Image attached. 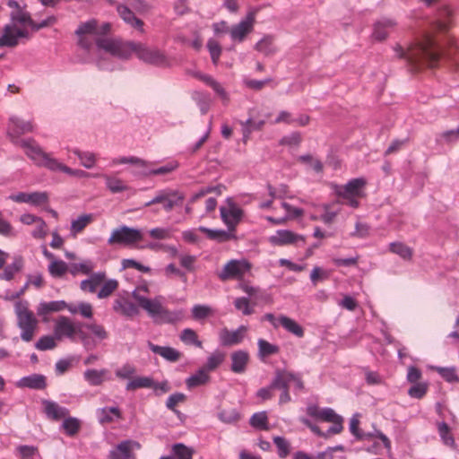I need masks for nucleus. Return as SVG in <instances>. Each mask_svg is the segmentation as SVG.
<instances>
[{
  "label": "nucleus",
  "mask_w": 459,
  "mask_h": 459,
  "mask_svg": "<svg viewBox=\"0 0 459 459\" xmlns=\"http://www.w3.org/2000/svg\"><path fill=\"white\" fill-rule=\"evenodd\" d=\"M397 57L404 59L410 71L417 72L424 67H434L441 57L457 62L455 54L459 48L453 39L446 45H441L430 34H426L420 40L411 43L407 48L401 45L394 47Z\"/></svg>",
  "instance_id": "obj_1"
},
{
  "label": "nucleus",
  "mask_w": 459,
  "mask_h": 459,
  "mask_svg": "<svg viewBox=\"0 0 459 459\" xmlns=\"http://www.w3.org/2000/svg\"><path fill=\"white\" fill-rule=\"evenodd\" d=\"M96 46L110 55L120 59H128L134 53L145 64L158 67H169L170 63L167 56L156 48H150L141 42L123 41L120 39H95Z\"/></svg>",
  "instance_id": "obj_2"
},
{
  "label": "nucleus",
  "mask_w": 459,
  "mask_h": 459,
  "mask_svg": "<svg viewBox=\"0 0 459 459\" xmlns=\"http://www.w3.org/2000/svg\"><path fill=\"white\" fill-rule=\"evenodd\" d=\"M133 298L136 300L138 306L145 310L153 322L157 325L173 324L179 320L180 314L176 311H170L162 305L164 298L162 296H156L154 299H148L135 290L132 294Z\"/></svg>",
  "instance_id": "obj_3"
},
{
  "label": "nucleus",
  "mask_w": 459,
  "mask_h": 459,
  "mask_svg": "<svg viewBox=\"0 0 459 459\" xmlns=\"http://www.w3.org/2000/svg\"><path fill=\"white\" fill-rule=\"evenodd\" d=\"M251 268L252 264L246 259H231V279L238 280L235 288L244 291L250 298L258 291L257 288L244 280L246 276L251 275Z\"/></svg>",
  "instance_id": "obj_4"
},
{
  "label": "nucleus",
  "mask_w": 459,
  "mask_h": 459,
  "mask_svg": "<svg viewBox=\"0 0 459 459\" xmlns=\"http://www.w3.org/2000/svg\"><path fill=\"white\" fill-rule=\"evenodd\" d=\"M21 146L25 149L26 154L39 165L45 166L51 170L63 171L65 165L44 152L32 139L21 141Z\"/></svg>",
  "instance_id": "obj_5"
},
{
  "label": "nucleus",
  "mask_w": 459,
  "mask_h": 459,
  "mask_svg": "<svg viewBox=\"0 0 459 459\" xmlns=\"http://www.w3.org/2000/svg\"><path fill=\"white\" fill-rule=\"evenodd\" d=\"M366 180L363 178H353L347 184L336 188L337 195L342 199V203L352 208L359 206L358 198L362 195V191L366 186Z\"/></svg>",
  "instance_id": "obj_6"
},
{
  "label": "nucleus",
  "mask_w": 459,
  "mask_h": 459,
  "mask_svg": "<svg viewBox=\"0 0 459 459\" xmlns=\"http://www.w3.org/2000/svg\"><path fill=\"white\" fill-rule=\"evenodd\" d=\"M17 325L22 330L21 338L24 342H30L38 326V320L34 314L27 307L17 308Z\"/></svg>",
  "instance_id": "obj_7"
},
{
  "label": "nucleus",
  "mask_w": 459,
  "mask_h": 459,
  "mask_svg": "<svg viewBox=\"0 0 459 459\" xmlns=\"http://www.w3.org/2000/svg\"><path fill=\"white\" fill-rule=\"evenodd\" d=\"M185 200V195L179 191L174 190H161L149 202L145 203L144 206L148 207L152 204H161L163 209L169 212L172 211L175 206H179Z\"/></svg>",
  "instance_id": "obj_8"
},
{
  "label": "nucleus",
  "mask_w": 459,
  "mask_h": 459,
  "mask_svg": "<svg viewBox=\"0 0 459 459\" xmlns=\"http://www.w3.org/2000/svg\"><path fill=\"white\" fill-rule=\"evenodd\" d=\"M142 239L143 235L139 230L129 228L127 226H121L112 231L108 243L109 245L119 244L129 246Z\"/></svg>",
  "instance_id": "obj_9"
},
{
  "label": "nucleus",
  "mask_w": 459,
  "mask_h": 459,
  "mask_svg": "<svg viewBox=\"0 0 459 459\" xmlns=\"http://www.w3.org/2000/svg\"><path fill=\"white\" fill-rule=\"evenodd\" d=\"M271 244L274 246L294 245L301 247L305 244V237L288 230H279L269 238Z\"/></svg>",
  "instance_id": "obj_10"
},
{
  "label": "nucleus",
  "mask_w": 459,
  "mask_h": 459,
  "mask_svg": "<svg viewBox=\"0 0 459 459\" xmlns=\"http://www.w3.org/2000/svg\"><path fill=\"white\" fill-rule=\"evenodd\" d=\"M29 37L28 30L18 29L15 27V24H6L0 37V47L14 48L19 44V38L28 39Z\"/></svg>",
  "instance_id": "obj_11"
},
{
  "label": "nucleus",
  "mask_w": 459,
  "mask_h": 459,
  "mask_svg": "<svg viewBox=\"0 0 459 459\" xmlns=\"http://www.w3.org/2000/svg\"><path fill=\"white\" fill-rule=\"evenodd\" d=\"M221 217L223 222L228 226L230 230V207L221 206L220 208ZM201 232L205 233L207 238L218 242H225L230 239V232L222 230H211L204 226H200L198 229Z\"/></svg>",
  "instance_id": "obj_12"
},
{
  "label": "nucleus",
  "mask_w": 459,
  "mask_h": 459,
  "mask_svg": "<svg viewBox=\"0 0 459 459\" xmlns=\"http://www.w3.org/2000/svg\"><path fill=\"white\" fill-rule=\"evenodd\" d=\"M254 13H248L238 24L231 26V40L241 43L253 31L255 25Z\"/></svg>",
  "instance_id": "obj_13"
},
{
  "label": "nucleus",
  "mask_w": 459,
  "mask_h": 459,
  "mask_svg": "<svg viewBox=\"0 0 459 459\" xmlns=\"http://www.w3.org/2000/svg\"><path fill=\"white\" fill-rule=\"evenodd\" d=\"M140 447L141 445L137 441L123 440L109 451L108 459H136L134 450Z\"/></svg>",
  "instance_id": "obj_14"
},
{
  "label": "nucleus",
  "mask_w": 459,
  "mask_h": 459,
  "mask_svg": "<svg viewBox=\"0 0 459 459\" xmlns=\"http://www.w3.org/2000/svg\"><path fill=\"white\" fill-rule=\"evenodd\" d=\"M292 377L290 372L287 370L277 369L273 378V386H277L276 389H281V394L280 395L279 403L283 404L290 401V395L289 392L290 379Z\"/></svg>",
  "instance_id": "obj_15"
},
{
  "label": "nucleus",
  "mask_w": 459,
  "mask_h": 459,
  "mask_svg": "<svg viewBox=\"0 0 459 459\" xmlns=\"http://www.w3.org/2000/svg\"><path fill=\"white\" fill-rule=\"evenodd\" d=\"M77 323H73L72 320L65 316H60L54 326V335L57 340H62L66 337L73 340L75 336Z\"/></svg>",
  "instance_id": "obj_16"
},
{
  "label": "nucleus",
  "mask_w": 459,
  "mask_h": 459,
  "mask_svg": "<svg viewBox=\"0 0 459 459\" xmlns=\"http://www.w3.org/2000/svg\"><path fill=\"white\" fill-rule=\"evenodd\" d=\"M83 327L90 330L93 333V335L100 341L105 340L108 337V333L103 325L95 323L86 324L79 322L77 323L75 335L77 334L79 336L82 342L86 341V339L90 337L88 333H86L82 330Z\"/></svg>",
  "instance_id": "obj_17"
},
{
  "label": "nucleus",
  "mask_w": 459,
  "mask_h": 459,
  "mask_svg": "<svg viewBox=\"0 0 459 459\" xmlns=\"http://www.w3.org/2000/svg\"><path fill=\"white\" fill-rule=\"evenodd\" d=\"M41 403L44 406L43 411L49 420L58 421L69 415V410L56 402L43 399Z\"/></svg>",
  "instance_id": "obj_18"
},
{
  "label": "nucleus",
  "mask_w": 459,
  "mask_h": 459,
  "mask_svg": "<svg viewBox=\"0 0 459 459\" xmlns=\"http://www.w3.org/2000/svg\"><path fill=\"white\" fill-rule=\"evenodd\" d=\"M396 25V22L389 18H381L374 23L372 37L377 40H384L388 37L391 30Z\"/></svg>",
  "instance_id": "obj_19"
},
{
  "label": "nucleus",
  "mask_w": 459,
  "mask_h": 459,
  "mask_svg": "<svg viewBox=\"0 0 459 459\" xmlns=\"http://www.w3.org/2000/svg\"><path fill=\"white\" fill-rule=\"evenodd\" d=\"M21 388H30L35 390H43L47 386L46 377L40 374H31L22 377L16 384Z\"/></svg>",
  "instance_id": "obj_20"
},
{
  "label": "nucleus",
  "mask_w": 459,
  "mask_h": 459,
  "mask_svg": "<svg viewBox=\"0 0 459 459\" xmlns=\"http://www.w3.org/2000/svg\"><path fill=\"white\" fill-rule=\"evenodd\" d=\"M33 126L30 122L21 120L17 117L10 118V127L8 134L13 143L16 142L19 135L31 132Z\"/></svg>",
  "instance_id": "obj_21"
},
{
  "label": "nucleus",
  "mask_w": 459,
  "mask_h": 459,
  "mask_svg": "<svg viewBox=\"0 0 459 459\" xmlns=\"http://www.w3.org/2000/svg\"><path fill=\"white\" fill-rule=\"evenodd\" d=\"M117 11L121 19L128 25L135 28L141 31L143 30V22L137 18L134 12L129 9L126 4H118L117 5Z\"/></svg>",
  "instance_id": "obj_22"
},
{
  "label": "nucleus",
  "mask_w": 459,
  "mask_h": 459,
  "mask_svg": "<svg viewBox=\"0 0 459 459\" xmlns=\"http://www.w3.org/2000/svg\"><path fill=\"white\" fill-rule=\"evenodd\" d=\"M307 413L313 418L319 419L327 422H332L341 417L340 415L336 414L332 408L320 409L314 404L307 406Z\"/></svg>",
  "instance_id": "obj_23"
},
{
  "label": "nucleus",
  "mask_w": 459,
  "mask_h": 459,
  "mask_svg": "<svg viewBox=\"0 0 459 459\" xmlns=\"http://www.w3.org/2000/svg\"><path fill=\"white\" fill-rule=\"evenodd\" d=\"M148 347L153 353L159 354L170 362H176L181 357V353L178 351L169 346H159L149 342Z\"/></svg>",
  "instance_id": "obj_24"
},
{
  "label": "nucleus",
  "mask_w": 459,
  "mask_h": 459,
  "mask_svg": "<svg viewBox=\"0 0 459 459\" xmlns=\"http://www.w3.org/2000/svg\"><path fill=\"white\" fill-rule=\"evenodd\" d=\"M249 361V354L246 351L239 350L231 353V371L244 373Z\"/></svg>",
  "instance_id": "obj_25"
},
{
  "label": "nucleus",
  "mask_w": 459,
  "mask_h": 459,
  "mask_svg": "<svg viewBox=\"0 0 459 459\" xmlns=\"http://www.w3.org/2000/svg\"><path fill=\"white\" fill-rule=\"evenodd\" d=\"M105 279V272L91 273H90V278L81 281L80 288L83 291L94 293L96 292L97 287L100 286Z\"/></svg>",
  "instance_id": "obj_26"
},
{
  "label": "nucleus",
  "mask_w": 459,
  "mask_h": 459,
  "mask_svg": "<svg viewBox=\"0 0 459 459\" xmlns=\"http://www.w3.org/2000/svg\"><path fill=\"white\" fill-rule=\"evenodd\" d=\"M113 309L128 317L134 316L139 313L137 306L127 299H116L114 301Z\"/></svg>",
  "instance_id": "obj_27"
},
{
  "label": "nucleus",
  "mask_w": 459,
  "mask_h": 459,
  "mask_svg": "<svg viewBox=\"0 0 459 459\" xmlns=\"http://www.w3.org/2000/svg\"><path fill=\"white\" fill-rule=\"evenodd\" d=\"M210 380L208 370L204 367L186 379L187 388L192 389L207 384Z\"/></svg>",
  "instance_id": "obj_28"
},
{
  "label": "nucleus",
  "mask_w": 459,
  "mask_h": 459,
  "mask_svg": "<svg viewBox=\"0 0 459 459\" xmlns=\"http://www.w3.org/2000/svg\"><path fill=\"white\" fill-rule=\"evenodd\" d=\"M451 17L452 11L448 7L444 6L441 8L437 14V18L434 23L435 30L439 31L446 30L451 24Z\"/></svg>",
  "instance_id": "obj_29"
},
{
  "label": "nucleus",
  "mask_w": 459,
  "mask_h": 459,
  "mask_svg": "<svg viewBox=\"0 0 459 459\" xmlns=\"http://www.w3.org/2000/svg\"><path fill=\"white\" fill-rule=\"evenodd\" d=\"M99 421L107 424L114 421V417L121 419V411L118 407H104L98 411Z\"/></svg>",
  "instance_id": "obj_30"
},
{
  "label": "nucleus",
  "mask_w": 459,
  "mask_h": 459,
  "mask_svg": "<svg viewBox=\"0 0 459 459\" xmlns=\"http://www.w3.org/2000/svg\"><path fill=\"white\" fill-rule=\"evenodd\" d=\"M23 267V260L21 256L15 257L13 262L5 266L3 273H0V280L11 281L14 274L20 272Z\"/></svg>",
  "instance_id": "obj_31"
},
{
  "label": "nucleus",
  "mask_w": 459,
  "mask_h": 459,
  "mask_svg": "<svg viewBox=\"0 0 459 459\" xmlns=\"http://www.w3.org/2000/svg\"><path fill=\"white\" fill-rule=\"evenodd\" d=\"M67 307V303L64 300H56L50 302H41L37 309L38 315L43 316L50 312L61 311Z\"/></svg>",
  "instance_id": "obj_32"
},
{
  "label": "nucleus",
  "mask_w": 459,
  "mask_h": 459,
  "mask_svg": "<svg viewBox=\"0 0 459 459\" xmlns=\"http://www.w3.org/2000/svg\"><path fill=\"white\" fill-rule=\"evenodd\" d=\"M278 321L280 325L294 335L298 337H302L304 335L303 328L293 319L285 316H281L278 318Z\"/></svg>",
  "instance_id": "obj_33"
},
{
  "label": "nucleus",
  "mask_w": 459,
  "mask_h": 459,
  "mask_svg": "<svg viewBox=\"0 0 459 459\" xmlns=\"http://www.w3.org/2000/svg\"><path fill=\"white\" fill-rule=\"evenodd\" d=\"M153 385V378L150 377H136L130 380L126 385V391H134L140 388H151Z\"/></svg>",
  "instance_id": "obj_34"
},
{
  "label": "nucleus",
  "mask_w": 459,
  "mask_h": 459,
  "mask_svg": "<svg viewBox=\"0 0 459 459\" xmlns=\"http://www.w3.org/2000/svg\"><path fill=\"white\" fill-rule=\"evenodd\" d=\"M264 124V120L253 121L251 118L247 119L245 122H240L244 143L248 140L252 131L261 130Z\"/></svg>",
  "instance_id": "obj_35"
},
{
  "label": "nucleus",
  "mask_w": 459,
  "mask_h": 459,
  "mask_svg": "<svg viewBox=\"0 0 459 459\" xmlns=\"http://www.w3.org/2000/svg\"><path fill=\"white\" fill-rule=\"evenodd\" d=\"M94 263L91 260H84L82 263H74L69 266V272L73 275H76L79 273L82 274H90L94 269Z\"/></svg>",
  "instance_id": "obj_36"
},
{
  "label": "nucleus",
  "mask_w": 459,
  "mask_h": 459,
  "mask_svg": "<svg viewBox=\"0 0 459 459\" xmlns=\"http://www.w3.org/2000/svg\"><path fill=\"white\" fill-rule=\"evenodd\" d=\"M64 419L65 420L62 423V428L65 430V434L69 437L75 436L81 429V421L74 417L66 416Z\"/></svg>",
  "instance_id": "obj_37"
},
{
  "label": "nucleus",
  "mask_w": 459,
  "mask_h": 459,
  "mask_svg": "<svg viewBox=\"0 0 459 459\" xmlns=\"http://www.w3.org/2000/svg\"><path fill=\"white\" fill-rule=\"evenodd\" d=\"M93 220L92 214H83L79 216L76 220H74L71 223V232L73 235L82 231L86 226L91 223Z\"/></svg>",
  "instance_id": "obj_38"
},
{
  "label": "nucleus",
  "mask_w": 459,
  "mask_h": 459,
  "mask_svg": "<svg viewBox=\"0 0 459 459\" xmlns=\"http://www.w3.org/2000/svg\"><path fill=\"white\" fill-rule=\"evenodd\" d=\"M171 451L176 459H192L194 455V450L182 443L174 444Z\"/></svg>",
  "instance_id": "obj_39"
},
{
  "label": "nucleus",
  "mask_w": 459,
  "mask_h": 459,
  "mask_svg": "<svg viewBox=\"0 0 459 459\" xmlns=\"http://www.w3.org/2000/svg\"><path fill=\"white\" fill-rule=\"evenodd\" d=\"M390 251L396 254L405 260H409L412 256V249L402 242H393L390 244Z\"/></svg>",
  "instance_id": "obj_40"
},
{
  "label": "nucleus",
  "mask_w": 459,
  "mask_h": 459,
  "mask_svg": "<svg viewBox=\"0 0 459 459\" xmlns=\"http://www.w3.org/2000/svg\"><path fill=\"white\" fill-rule=\"evenodd\" d=\"M105 369L96 370V369H87L83 376L86 381L89 382L91 385H100L103 382V377L106 374Z\"/></svg>",
  "instance_id": "obj_41"
},
{
  "label": "nucleus",
  "mask_w": 459,
  "mask_h": 459,
  "mask_svg": "<svg viewBox=\"0 0 459 459\" xmlns=\"http://www.w3.org/2000/svg\"><path fill=\"white\" fill-rule=\"evenodd\" d=\"M437 431H438V434L440 436L442 442L447 446H454L455 438L450 434L449 426L444 421L438 422L437 424Z\"/></svg>",
  "instance_id": "obj_42"
},
{
  "label": "nucleus",
  "mask_w": 459,
  "mask_h": 459,
  "mask_svg": "<svg viewBox=\"0 0 459 459\" xmlns=\"http://www.w3.org/2000/svg\"><path fill=\"white\" fill-rule=\"evenodd\" d=\"M225 357H226V354L224 352H221L220 351H215L208 358L204 368L208 371H212V370L216 369L224 361Z\"/></svg>",
  "instance_id": "obj_43"
},
{
  "label": "nucleus",
  "mask_w": 459,
  "mask_h": 459,
  "mask_svg": "<svg viewBox=\"0 0 459 459\" xmlns=\"http://www.w3.org/2000/svg\"><path fill=\"white\" fill-rule=\"evenodd\" d=\"M250 425L258 429H268V418L265 411L255 412L250 418Z\"/></svg>",
  "instance_id": "obj_44"
},
{
  "label": "nucleus",
  "mask_w": 459,
  "mask_h": 459,
  "mask_svg": "<svg viewBox=\"0 0 459 459\" xmlns=\"http://www.w3.org/2000/svg\"><path fill=\"white\" fill-rule=\"evenodd\" d=\"M10 18L13 22L12 24L18 22L21 24H28L30 27L31 25H34V21L31 19L30 14L27 12H23L22 9L12 12L10 13Z\"/></svg>",
  "instance_id": "obj_45"
},
{
  "label": "nucleus",
  "mask_w": 459,
  "mask_h": 459,
  "mask_svg": "<svg viewBox=\"0 0 459 459\" xmlns=\"http://www.w3.org/2000/svg\"><path fill=\"white\" fill-rule=\"evenodd\" d=\"M245 220L244 211L231 202V239L235 238L236 226Z\"/></svg>",
  "instance_id": "obj_46"
},
{
  "label": "nucleus",
  "mask_w": 459,
  "mask_h": 459,
  "mask_svg": "<svg viewBox=\"0 0 459 459\" xmlns=\"http://www.w3.org/2000/svg\"><path fill=\"white\" fill-rule=\"evenodd\" d=\"M180 340L186 344H192L198 348H202V342L198 340L196 333L190 328H186L182 331Z\"/></svg>",
  "instance_id": "obj_47"
},
{
  "label": "nucleus",
  "mask_w": 459,
  "mask_h": 459,
  "mask_svg": "<svg viewBox=\"0 0 459 459\" xmlns=\"http://www.w3.org/2000/svg\"><path fill=\"white\" fill-rule=\"evenodd\" d=\"M118 288V281L115 279L108 280L104 282L101 289L97 293L99 299L109 297Z\"/></svg>",
  "instance_id": "obj_48"
},
{
  "label": "nucleus",
  "mask_w": 459,
  "mask_h": 459,
  "mask_svg": "<svg viewBox=\"0 0 459 459\" xmlns=\"http://www.w3.org/2000/svg\"><path fill=\"white\" fill-rule=\"evenodd\" d=\"M97 24L98 22L94 19L82 22L78 26L77 30H75V34L77 36H84L86 34L96 35Z\"/></svg>",
  "instance_id": "obj_49"
},
{
  "label": "nucleus",
  "mask_w": 459,
  "mask_h": 459,
  "mask_svg": "<svg viewBox=\"0 0 459 459\" xmlns=\"http://www.w3.org/2000/svg\"><path fill=\"white\" fill-rule=\"evenodd\" d=\"M74 153L81 160V164L86 169H91L95 165V154L90 152H81L78 149L74 150Z\"/></svg>",
  "instance_id": "obj_50"
},
{
  "label": "nucleus",
  "mask_w": 459,
  "mask_h": 459,
  "mask_svg": "<svg viewBox=\"0 0 459 459\" xmlns=\"http://www.w3.org/2000/svg\"><path fill=\"white\" fill-rule=\"evenodd\" d=\"M258 350L261 357H268L273 354H276L279 351V347L268 342L264 339L258 340Z\"/></svg>",
  "instance_id": "obj_51"
},
{
  "label": "nucleus",
  "mask_w": 459,
  "mask_h": 459,
  "mask_svg": "<svg viewBox=\"0 0 459 459\" xmlns=\"http://www.w3.org/2000/svg\"><path fill=\"white\" fill-rule=\"evenodd\" d=\"M273 443L275 444L277 450H278V455L281 458H285L290 452V442L282 437H273Z\"/></svg>",
  "instance_id": "obj_52"
},
{
  "label": "nucleus",
  "mask_w": 459,
  "mask_h": 459,
  "mask_svg": "<svg viewBox=\"0 0 459 459\" xmlns=\"http://www.w3.org/2000/svg\"><path fill=\"white\" fill-rule=\"evenodd\" d=\"M255 48L257 51L264 53V55H270L273 53L275 48L273 44V38L270 36L263 38L255 44Z\"/></svg>",
  "instance_id": "obj_53"
},
{
  "label": "nucleus",
  "mask_w": 459,
  "mask_h": 459,
  "mask_svg": "<svg viewBox=\"0 0 459 459\" xmlns=\"http://www.w3.org/2000/svg\"><path fill=\"white\" fill-rule=\"evenodd\" d=\"M67 270V264L61 260H55L48 265L49 273L53 277H62Z\"/></svg>",
  "instance_id": "obj_54"
},
{
  "label": "nucleus",
  "mask_w": 459,
  "mask_h": 459,
  "mask_svg": "<svg viewBox=\"0 0 459 459\" xmlns=\"http://www.w3.org/2000/svg\"><path fill=\"white\" fill-rule=\"evenodd\" d=\"M56 339L55 335H44L35 343V348L39 351L52 350L56 346Z\"/></svg>",
  "instance_id": "obj_55"
},
{
  "label": "nucleus",
  "mask_w": 459,
  "mask_h": 459,
  "mask_svg": "<svg viewBox=\"0 0 459 459\" xmlns=\"http://www.w3.org/2000/svg\"><path fill=\"white\" fill-rule=\"evenodd\" d=\"M106 186L112 193H120L127 189V186L119 178L104 176Z\"/></svg>",
  "instance_id": "obj_56"
},
{
  "label": "nucleus",
  "mask_w": 459,
  "mask_h": 459,
  "mask_svg": "<svg viewBox=\"0 0 459 459\" xmlns=\"http://www.w3.org/2000/svg\"><path fill=\"white\" fill-rule=\"evenodd\" d=\"M136 373V368L130 364L126 363L121 368L115 371V375L119 379H130Z\"/></svg>",
  "instance_id": "obj_57"
},
{
  "label": "nucleus",
  "mask_w": 459,
  "mask_h": 459,
  "mask_svg": "<svg viewBox=\"0 0 459 459\" xmlns=\"http://www.w3.org/2000/svg\"><path fill=\"white\" fill-rule=\"evenodd\" d=\"M234 306L243 315L248 316L254 313V307L250 305L247 297L237 298L234 301Z\"/></svg>",
  "instance_id": "obj_58"
},
{
  "label": "nucleus",
  "mask_w": 459,
  "mask_h": 459,
  "mask_svg": "<svg viewBox=\"0 0 459 459\" xmlns=\"http://www.w3.org/2000/svg\"><path fill=\"white\" fill-rule=\"evenodd\" d=\"M207 48L210 52L212 63L217 65L221 53V48L220 44L215 39H210L207 42Z\"/></svg>",
  "instance_id": "obj_59"
},
{
  "label": "nucleus",
  "mask_w": 459,
  "mask_h": 459,
  "mask_svg": "<svg viewBox=\"0 0 459 459\" xmlns=\"http://www.w3.org/2000/svg\"><path fill=\"white\" fill-rule=\"evenodd\" d=\"M186 399V396L182 394V393H175V394H172L169 396V398L167 399V402H166V406L169 410L174 411V412H178L177 410H176V406L180 403H183L185 402Z\"/></svg>",
  "instance_id": "obj_60"
},
{
  "label": "nucleus",
  "mask_w": 459,
  "mask_h": 459,
  "mask_svg": "<svg viewBox=\"0 0 459 459\" xmlns=\"http://www.w3.org/2000/svg\"><path fill=\"white\" fill-rule=\"evenodd\" d=\"M427 390V384L416 383L408 390V394L412 398L420 399L426 394Z\"/></svg>",
  "instance_id": "obj_61"
},
{
  "label": "nucleus",
  "mask_w": 459,
  "mask_h": 459,
  "mask_svg": "<svg viewBox=\"0 0 459 459\" xmlns=\"http://www.w3.org/2000/svg\"><path fill=\"white\" fill-rule=\"evenodd\" d=\"M281 206L286 211V215L284 216V218H286V221L289 219L299 218L302 216L304 213V211L302 209L293 207L292 205L286 202H282Z\"/></svg>",
  "instance_id": "obj_62"
},
{
  "label": "nucleus",
  "mask_w": 459,
  "mask_h": 459,
  "mask_svg": "<svg viewBox=\"0 0 459 459\" xmlns=\"http://www.w3.org/2000/svg\"><path fill=\"white\" fill-rule=\"evenodd\" d=\"M122 268L127 269V268H134L142 273H149L151 271V268L148 266H145L139 262L135 261L134 259H123L122 260Z\"/></svg>",
  "instance_id": "obj_63"
},
{
  "label": "nucleus",
  "mask_w": 459,
  "mask_h": 459,
  "mask_svg": "<svg viewBox=\"0 0 459 459\" xmlns=\"http://www.w3.org/2000/svg\"><path fill=\"white\" fill-rule=\"evenodd\" d=\"M301 142V135L298 132H293L289 135L282 137L280 143L282 145L298 146Z\"/></svg>",
  "instance_id": "obj_64"
}]
</instances>
